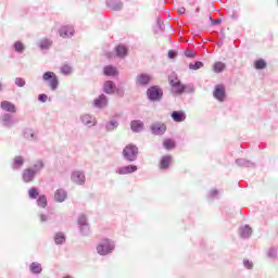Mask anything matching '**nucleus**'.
<instances>
[{"instance_id":"obj_42","label":"nucleus","mask_w":278,"mask_h":278,"mask_svg":"<svg viewBox=\"0 0 278 278\" xmlns=\"http://www.w3.org/2000/svg\"><path fill=\"white\" fill-rule=\"evenodd\" d=\"M244 266H245V268L251 269V268H253V263L250 261H244Z\"/></svg>"},{"instance_id":"obj_12","label":"nucleus","mask_w":278,"mask_h":278,"mask_svg":"<svg viewBox=\"0 0 278 278\" xmlns=\"http://www.w3.org/2000/svg\"><path fill=\"white\" fill-rule=\"evenodd\" d=\"M172 118L175 123H184V121H186V113L182 111H174L172 113Z\"/></svg>"},{"instance_id":"obj_37","label":"nucleus","mask_w":278,"mask_h":278,"mask_svg":"<svg viewBox=\"0 0 278 278\" xmlns=\"http://www.w3.org/2000/svg\"><path fill=\"white\" fill-rule=\"evenodd\" d=\"M15 84H16V86H18L20 88H23V86H25V79H23V78H16V79H15Z\"/></svg>"},{"instance_id":"obj_39","label":"nucleus","mask_w":278,"mask_h":278,"mask_svg":"<svg viewBox=\"0 0 278 278\" xmlns=\"http://www.w3.org/2000/svg\"><path fill=\"white\" fill-rule=\"evenodd\" d=\"M90 115H84L83 116V123L85 124V125H90Z\"/></svg>"},{"instance_id":"obj_25","label":"nucleus","mask_w":278,"mask_h":278,"mask_svg":"<svg viewBox=\"0 0 278 278\" xmlns=\"http://www.w3.org/2000/svg\"><path fill=\"white\" fill-rule=\"evenodd\" d=\"M54 242L55 244H64V242H66V237L64 233L59 232L54 236Z\"/></svg>"},{"instance_id":"obj_20","label":"nucleus","mask_w":278,"mask_h":278,"mask_svg":"<svg viewBox=\"0 0 278 278\" xmlns=\"http://www.w3.org/2000/svg\"><path fill=\"white\" fill-rule=\"evenodd\" d=\"M117 58H125L127 55V47L121 45L115 48Z\"/></svg>"},{"instance_id":"obj_47","label":"nucleus","mask_w":278,"mask_h":278,"mask_svg":"<svg viewBox=\"0 0 278 278\" xmlns=\"http://www.w3.org/2000/svg\"><path fill=\"white\" fill-rule=\"evenodd\" d=\"M63 278H73V277H71V276H65V277H63Z\"/></svg>"},{"instance_id":"obj_21","label":"nucleus","mask_w":278,"mask_h":278,"mask_svg":"<svg viewBox=\"0 0 278 278\" xmlns=\"http://www.w3.org/2000/svg\"><path fill=\"white\" fill-rule=\"evenodd\" d=\"M163 147H164V149H167V151H170V149H175V147H176L175 140L165 139L163 141Z\"/></svg>"},{"instance_id":"obj_26","label":"nucleus","mask_w":278,"mask_h":278,"mask_svg":"<svg viewBox=\"0 0 278 278\" xmlns=\"http://www.w3.org/2000/svg\"><path fill=\"white\" fill-rule=\"evenodd\" d=\"M53 45V41L50 39H41L39 41L40 49H49Z\"/></svg>"},{"instance_id":"obj_5","label":"nucleus","mask_w":278,"mask_h":278,"mask_svg":"<svg viewBox=\"0 0 278 278\" xmlns=\"http://www.w3.org/2000/svg\"><path fill=\"white\" fill-rule=\"evenodd\" d=\"M59 35L61 38H72V36H75V28H73L71 25L62 26L59 29Z\"/></svg>"},{"instance_id":"obj_15","label":"nucleus","mask_w":278,"mask_h":278,"mask_svg":"<svg viewBox=\"0 0 278 278\" xmlns=\"http://www.w3.org/2000/svg\"><path fill=\"white\" fill-rule=\"evenodd\" d=\"M143 128H144V124L140 121H132L130 123V129H132V131L139 132V131H142Z\"/></svg>"},{"instance_id":"obj_16","label":"nucleus","mask_w":278,"mask_h":278,"mask_svg":"<svg viewBox=\"0 0 278 278\" xmlns=\"http://www.w3.org/2000/svg\"><path fill=\"white\" fill-rule=\"evenodd\" d=\"M54 199L58 201V203H62L63 201L66 200V191L59 189L54 193Z\"/></svg>"},{"instance_id":"obj_30","label":"nucleus","mask_w":278,"mask_h":278,"mask_svg":"<svg viewBox=\"0 0 278 278\" xmlns=\"http://www.w3.org/2000/svg\"><path fill=\"white\" fill-rule=\"evenodd\" d=\"M189 68H190L191 71H199V68H203V62L198 61V62H195V63H190V64H189Z\"/></svg>"},{"instance_id":"obj_1","label":"nucleus","mask_w":278,"mask_h":278,"mask_svg":"<svg viewBox=\"0 0 278 278\" xmlns=\"http://www.w3.org/2000/svg\"><path fill=\"white\" fill-rule=\"evenodd\" d=\"M112 251H114V243L110 239H103L102 242L97 245L99 255H110Z\"/></svg>"},{"instance_id":"obj_29","label":"nucleus","mask_w":278,"mask_h":278,"mask_svg":"<svg viewBox=\"0 0 278 278\" xmlns=\"http://www.w3.org/2000/svg\"><path fill=\"white\" fill-rule=\"evenodd\" d=\"M30 270L31 273L39 274V273H42V267L40 266L39 263H31Z\"/></svg>"},{"instance_id":"obj_22","label":"nucleus","mask_w":278,"mask_h":278,"mask_svg":"<svg viewBox=\"0 0 278 278\" xmlns=\"http://www.w3.org/2000/svg\"><path fill=\"white\" fill-rule=\"evenodd\" d=\"M240 233H241L242 238H249V236H251V233H253V230L249 226H243L240 228Z\"/></svg>"},{"instance_id":"obj_6","label":"nucleus","mask_w":278,"mask_h":278,"mask_svg":"<svg viewBox=\"0 0 278 278\" xmlns=\"http://www.w3.org/2000/svg\"><path fill=\"white\" fill-rule=\"evenodd\" d=\"M151 131L154 136H162V134L166 132V125L164 123L156 122L152 124Z\"/></svg>"},{"instance_id":"obj_46","label":"nucleus","mask_w":278,"mask_h":278,"mask_svg":"<svg viewBox=\"0 0 278 278\" xmlns=\"http://www.w3.org/2000/svg\"><path fill=\"white\" fill-rule=\"evenodd\" d=\"M220 23V20H215L214 25H218Z\"/></svg>"},{"instance_id":"obj_18","label":"nucleus","mask_w":278,"mask_h":278,"mask_svg":"<svg viewBox=\"0 0 278 278\" xmlns=\"http://www.w3.org/2000/svg\"><path fill=\"white\" fill-rule=\"evenodd\" d=\"M105 105H108V98H105V96L102 94L94 100L96 108H105Z\"/></svg>"},{"instance_id":"obj_7","label":"nucleus","mask_w":278,"mask_h":278,"mask_svg":"<svg viewBox=\"0 0 278 278\" xmlns=\"http://www.w3.org/2000/svg\"><path fill=\"white\" fill-rule=\"evenodd\" d=\"M213 97L217 99V101H225V86L216 85Z\"/></svg>"},{"instance_id":"obj_14","label":"nucleus","mask_w":278,"mask_h":278,"mask_svg":"<svg viewBox=\"0 0 278 278\" xmlns=\"http://www.w3.org/2000/svg\"><path fill=\"white\" fill-rule=\"evenodd\" d=\"M151 83V76L147 74H141L137 77L138 86H148Z\"/></svg>"},{"instance_id":"obj_19","label":"nucleus","mask_w":278,"mask_h":278,"mask_svg":"<svg viewBox=\"0 0 278 278\" xmlns=\"http://www.w3.org/2000/svg\"><path fill=\"white\" fill-rule=\"evenodd\" d=\"M36 175V172L34 169H25L23 174V179L26 182H29L34 179V176Z\"/></svg>"},{"instance_id":"obj_13","label":"nucleus","mask_w":278,"mask_h":278,"mask_svg":"<svg viewBox=\"0 0 278 278\" xmlns=\"http://www.w3.org/2000/svg\"><path fill=\"white\" fill-rule=\"evenodd\" d=\"M170 162H173V156H170V155H165V156H163V157L161 159L159 166H160V168H161L162 170H164V169L168 168V166H170Z\"/></svg>"},{"instance_id":"obj_23","label":"nucleus","mask_w":278,"mask_h":278,"mask_svg":"<svg viewBox=\"0 0 278 278\" xmlns=\"http://www.w3.org/2000/svg\"><path fill=\"white\" fill-rule=\"evenodd\" d=\"M266 66L267 64L266 61H264V59H260L254 62V67L256 68V71H262L266 68Z\"/></svg>"},{"instance_id":"obj_35","label":"nucleus","mask_w":278,"mask_h":278,"mask_svg":"<svg viewBox=\"0 0 278 278\" xmlns=\"http://www.w3.org/2000/svg\"><path fill=\"white\" fill-rule=\"evenodd\" d=\"M35 170H42L45 168V163L42 161H37L34 165Z\"/></svg>"},{"instance_id":"obj_4","label":"nucleus","mask_w":278,"mask_h":278,"mask_svg":"<svg viewBox=\"0 0 278 278\" xmlns=\"http://www.w3.org/2000/svg\"><path fill=\"white\" fill-rule=\"evenodd\" d=\"M163 94L162 89L157 86H153L148 89V97L150 101H160Z\"/></svg>"},{"instance_id":"obj_28","label":"nucleus","mask_w":278,"mask_h":278,"mask_svg":"<svg viewBox=\"0 0 278 278\" xmlns=\"http://www.w3.org/2000/svg\"><path fill=\"white\" fill-rule=\"evenodd\" d=\"M60 72L62 75H71V73H73V67L68 64H64L61 66Z\"/></svg>"},{"instance_id":"obj_33","label":"nucleus","mask_w":278,"mask_h":278,"mask_svg":"<svg viewBox=\"0 0 278 278\" xmlns=\"http://www.w3.org/2000/svg\"><path fill=\"white\" fill-rule=\"evenodd\" d=\"M14 48H15V51H17L18 53H23L25 46L23 45V42L16 41L14 43Z\"/></svg>"},{"instance_id":"obj_11","label":"nucleus","mask_w":278,"mask_h":278,"mask_svg":"<svg viewBox=\"0 0 278 278\" xmlns=\"http://www.w3.org/2000/svg\"><path fill=\"white\" fill-rule=\"evenodd\" d=\"M103 90L106 94H114V92H116V85H114L112 80L105 81Z\"/></svg>"},{"instance_id":"obj_10","label":"nucleus","mask_w":278,"mask_h":278,"mask_svg":"<svg viewBox=\"0 0 278 278\" xmlns=\"http://www.w3.org/2000/svg\"><path fill=\"white\" fill-rule=\"evenodd\" d=\"M0 106L1 110H4V112H11L12 114L16 112V106L10 101H2Z\"/></svg>"},{"instance_id":"obj_36","label":"nucleus","mask_w":278,"mask_h":278,"mask_svg":"<svg viewBox=\"0 0 278 278\" xmlns=\"http://www.w3.org/2000/svg\"><path fill=\"white\" fill-rule=\"evenodd\" d=\"M28 194L30 199H36L38 197V190L31 188L29 189Z\"/></svg>"},{"instance_id":"obj_34","label":"nucleus","mask_w":278,"mask_h":278,"mask_svg":"<svg viewBox=\"0 0 278 278\" xmlns=\"http://www.w3.org/2000/svg\"><path fill=\"white\" fill-rule=\"evenodd\" d=\"M180 83H181V80H179V78H177V76H170L169 77V84H170L172 88L174 86H176L177 84H180Z\"/></svg>"},{"instance_id":"obj_38","label":"nucleus","mask_w":278,"mask_h":278,"mask_svg":"<svg viewBox=\"0 0 278 278\" xmlns=\"http://www.w3.org/2000/svg\"><path fill=\"white\" fill-rule=\"evenodd\" d=\"M78 223L83 226L88 225V218H86V216L83 215L78 218Z\"/></svg>"},{"instance_id":"obj_17","label":"nucleus","mask_w":278,"mask_h":278,"mask_svg":"<svg viewBox=\"0 0 278 278\" xmlns=\"http://www.w3.org/2000/svg\"><path fill=\"white\" fill-rule=\"evenodd\" d=\"M104 75H106L108 77H114L118 75V71H116V67L108 65L104 67Z\"/></svg>"},{"instance_id":"obj_40","label":"nucleus","mask_w":278,"mask_h":278,"mask_svg":"<svg viewBox=\"0 0 278 278\" xmlns=\"http://www.w3.org/2000/svg\"><path fill=\"white\" fill-rule=\"evenodd\" d=\"M168 58H169L170 60L177 58V52H175V50H169V51H168Z\"/></svg>"},{"instance_id":"obj_45","label":"nucleus","mask_w":278,"mask_h":278,"mask_svg":"<svg viewBox=\"0 0 278 278\" xmlns=\"http://www.w3.org/2000/svg\"><path fill=\"white\" fill-rule=\"evenodd\" d=\"M186 12V9L185 8H180L179 9V14H184Z\"/></svg>"},{"instance_id":"obj_27","label":"nucleus","mask_w":278,"mask_h":278,"mask_svg":"<svg viewBox=\"0 0 278 278\" xmlns=\"http://www.w3.org/2000/svg\"><path fill=\"white\" fill-rule=\"evenodd\" d=\"M213 71L214 73H223V71H225V63L223 62H216L213 65Z\"/></svg>"},{"instance_id":"obj_43","label":"nucleus","mask_w":278,"mask_h":278,"mask_svg":"<svg viewBox=\"0 0 278 278\" xmlns=\"http://www.w3.org/2000/svg\"><path fill=\"white\" fill-rule=\"evenodd\" d=\"M185 54L187 58H194V54L192 53V51H186Z\"/></svg>"},{"instance_id":"obj_24","label":"nucleus","mask_w":278,"mask_h":278,"mask_svg":"<svg viewBox=\"0 0 278 278\" xmlns=\"http://www.w3.org/2000/svg\"><path fill=\"white\" fill-rule=\"evenodd\" d=\"M173 92H175V94H181V92H184V90H186V87L184 86V84L178 83L177 85H174V87H172Z\"/></svg>"},{"instance_id":"obj_8","label":"nucleus","mask_w":278,"mask_h":278,"mask_svg":"<svg viewBox=\"0 0 278 278\" xmlns=\"http://www.w3.org/2000/svg\"><path fill=\"white\" fill-rule=\"evenodd\" d=\"M72 180L74 184H78V186H83L86 182V176L81 172H74L72 174Z\"/></svg>"},{"instance_id":"obj_41","label":"nucleus","mask_w":278,"mask_h":278,"mask_svg":"<svg viewBox=\"0 0 278 278\" xmlns=\"http://www.w3.org/2000/svg\"><path fill=\"white\" fill-rule=\"evenodd\" d=\"M39 101H41V103H45L48 99L47 94L42 93V94H39L38 97Z\"/></svg>"},{"instance_id":"obj_9","label":"nucleus","mask_w":278,"mask_h":278,"mask_svg":"<svg viewBox=\"0 0 278 278\" xmlns=\"http://www.w3.org/2000/svg\"><path fill=\"white\" fill-rule=\"evenodd\" d=\"M138 170V166L136 165H127L117 169L118 175H130V173H136Z\"/></svg>"},{"instance_id":"obj_3","label":"nucleus","mask_w":278,"mask_h":278,"mask_svg":"<svg viewBox=\"0 0 278 278\" xmlns=\"http://www.w3.org/2000/svg\"><path fill=\"white\" fill-rule=\"evenodd\" d=\"M43 81H48V86L51 90H58L60 81L58 80V75L53 72H46L43 74Z\"/></svg>"},{"instance_id":"obj_2","label":"nucleus","mask_w":278,"mask_h":278,"mask_svg":"<svg viewBox=\"0 0 278 278\" xmlns=\"http://www.w3.org/2000/svg\"><path fill=\"white\" fill-rule=\"evenodd\" d=\"M123 155L128 162H136L138 157V147L128 144L123 150Z\"/></svg>"},{"instance_id":"obj_31","label":"nucleus","mask_w":278,"mask_h":278,"mask_svg":"<svg viewBox=\"0 0 278 278\" xmlns=\"http://www.w3.org/2000/svg\"><path fill=\"white\" fill-rule=\"evenodd\" d=\"M25 160L23 159V156H15L14 159V165L16 166V168H21V166H23Z\"/></svg>"},{"instance_id":"obj_44","label":"nucleus","mask_w":278,"mask_h":278,"mask_svg":"<svg viewBox=\"0 0 278 278\" xmlns=\"http://www.w3.org/2000/svg\"><path fill=\"white\" fill-rule=\"evenodd\" d=\"M40 220H41V223H45L47 220V216L40 215Z\"/></svg>"},{"instance_id":"obj_32","label":"nucleus","mask_w":278,"mask_h":278,"mask_svg":"<svg viewBox=\"0 0 278 278\" xmlns=\"http://www.w3.org/2000/svg\"><path fill=\"white\" fill-rule=\"evenodd\" d=\"M37 204L39 207H47V197H39V199L37 200Z\"/></svg>"}]
</instances>
